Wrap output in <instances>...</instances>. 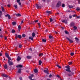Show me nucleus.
I'll list each match as a JSON object with an SVG mask.
<instances>
[{"mask_svg":"<svg viewBox=\"0 0 80 80\" xmlns=\"http://www.w3.org/2000/svg\"><path fill=\"white\" fill-rule=\"evenodd\" d=\"M70 66H65V68H67L65 69L66 71L67 72H68L69 73L68 74V77H72L73 75H74V72H71V70H70Z\"/></svg>","mask_w":80,"mask_h":80,"instance_id":"f257e3e1","label":"nucleus"},{"mask_svg":"<svg viewBox=\"0 0 80 80\" xmlns=\"http://www.w3.org/2000/svg\"><path fill=\"white\" fill-rule=\"evenodd\" d=\"M62 5V3H61V2L60 1H59L57 4L56 5V7L57 8H58V7H59L60 6H61V5Z\"/></svg>","mask_w":80,"mask_h":80,"instance_id":"f03ea898","label":"nucleus"},{"mask_svg":"<svg viewBox=\"0 0 80 80\" xmlns=\"http://www.w3.org/2000/svg\"><path fill=\"white\" fill-rule=\"evenodd\" d=\"M66 39L70 42V43H73V41L70 39V38L68 37H67Z\"/></svg>","mask_w":80,"mask_h":80,"instance_id":"7ed1b4c3","label":"nucleus"},{"mask_svg":"<svg viewBox=\"0 0 80 80\" xmlns=\"http://www.w3.org/2000/svg\"><path fill=\"white\" fill-rule=\"evenodd\" d=\"M8 63L9 65H13V62L12 61V60L11 61H8Z\"/></svg>","mask_w":80,"mask_h":80,"instance_id":"20e7f679","label":"nucleus"},{"mask_svg":"<svg viewBox=\"0 0 80 80\" xmlns=\"http://www.w3.org/2000/svg\"><path fill=\"white\" fill-rule=\"evenodd\" d=\"M61 21L62 22H63V23H65V24H67V23H68L67 22V19L62 20Z\"/></svg>","mask_w":80,"mask_h":80,"instance_id":"39448f33","label":"nucleus"},{"mask_svg":"<svg viewBox=\"0 0 80 80\" xmlns=\"http://www.w3.org/2000/svg\"><path fill=\"white\" fill-rule=\"evenodd\" d=\"M5 16L6 17H8V19H10V18H11V17H10V15L8 14L5 15Z\"/></svg>","mask_w":80,"mask_h":80,"instance_id":"423d86ee","label":"nucleus"},{"mask_svg":"<svg viewBox=\"0 0 80 80\" xmlns=\"http://www.w3.org/2000/svg\"><path fill=\"white\" fill-rule=\"evenodd\" d=\"M2 77H5L6 78H7V77H8V75L7 74H2Z\"/></svg>","mask_w":80,"mask_h":80,"instance_id":"0eeeda50","label":"nucleus"},{"mask_svg":"<svg viewBox=\"0 0 80 80\" xmlns=\"http://www.w3.org/2000/svg\"><path fill=\"white\" fill-rule=\"evenodd\" d=\"M16 67L18 68V67L19 68H22L23 67V65H21V64L18 65V66H16Z\"/></svg>","mask_w":80,"mask_h":80,"instance_id":"6e6552de","label":"nucleus"},{"mask_svg":"<svg viewBox=\"0 0 80 80\" xmlns=\"http://www.w3.org/2000/svg\"><path fill=\"white\" fill-rule=\"evenodd\" d=\"M70 25L71 27H73L75 25V23L73 22H71Z\"/></svg>","mask_w":80,"mask_h":80,"instance_id":"1a4fd4ad","label":"nucleus"},{"mask_svg":"<svg viewBox=\"0 0 80 80\" xmlns=\"http://www.w3.org/2000/svg\"><path fill=\"white\" fill-rule=\"evenodd\" d=\"M46 15H48L49 14H51V11H46Z\"/></svg>","mask_w":80,"mask_h":80,"instance_id":"9d476101","label":"nucleus"},{"mask_svg":"<svg viewBox=\"0 0 80 80\" xmlns=\"http://www.w3.org/2000/svg\"><path fill=\"white\" fill-rule=\"evenodd\" d=\"M36 7L38 9V8H41V7L39 6L38 4H36Z\"/></svg>","mask_w":80,"mask_h":80,"instance_id":"9b49d317","label":"nucleus"},{"mask_svg":"<svg viewBox=\"0 0 80 80\" xmlns=\"http://www.w3.org/2000/svg\"><path fill=\"white\" fill-rule=\"evenodd\" d=\"M17 61H18V62H19V61H20V60H21V58L20 56H18L17 58Z\"/></svg>","mask_w":80,"mask_h":80,"instance_id":"f8f14e48","label":"nucleus"},{"mask_svg":"<svg viewBox=\"0 0 80 80\" xmlns=\"http://www.w3.org/2000/svg\"><path fill=\"white\" fill-rule=\"evenodd\" d=\"M29 40H32V41L33 40V38L32 37H29Z\"/></svg>","mask_w":80,"mask_h":80,"instance_id":"ddd939ff","label":"nucleus"},{"mask_svg":"<svg viewBox=\"0 0 80 80\" xmlns=\"http://www.w3.org/2000/svg\"><path fill=\"white\" fill-rule=\"evenodd\" d=\"M5 57H7V58H8L9 56V55H8V53H5Z\"/></svg>","mask_w":80,"mask_h":80,"instance_id":"4468645a","label":"nucleus"},{"mask_svg":"<svg viewBox=\"0 0 80 80\" xmlns=\"http://www.w3.org/2000/svg\"><path fill=\"white\" fill-rule=\"evenodd\" d=\"M16 17H21V14L20 13L16 14Z\"/></svg>","mask_w":80,"mask_h":80,"instance_id":"2eb2a0df","label":"nucleus"},{"mask_svg":"<svg viewBox=\"0 0 80 80\" xmlns=\"http://www.w3.org/2000/svg\"><path fill=\"white\" fill-rule=\"evenodd\" d=\"M18 31L20 32V30L21 29V26H20V25H18Z\"/></svg>","mask_w":80,"mask_h":80,"instance_id":"dca6fc26","label":"nucleus"},{"mask_svg":"<svg viewBox=\"0 0 80 80\" xmlns=\"http://www.w3.org/2000/svg\"><path fill=\"white\" fill-rule=\"evenodd\" d=\"M64 33L66 34V35H68L69 34V32L67 31L66 30L64 32Z\"/></svg>","mask_w":80,"mask_h":80,"instance_id":"f3484780","label":"nucleus"},{"mask_svg":"<svg viewBox=\"0 0 80 80\" xmlns=\"http://www.w3.org/2000/svg\"><path fill=\"white\" fill-rule=\"evenodd\" d=\"M32 36L33 38H34V37H35V33H34V32H33L32 33Z\"/></svg>","mask_w":80,"mask_h":80,"instance_id":"a211bd4d","label":"nucleus"},{"mask_svg":"<svg viewBox=\"0 0 80 80\" xmlns=\"http://www.w3.org/2000/svg\"><path fill=\"white\" fill-rule=\"evenodd\" d=\"M15 38H16V39H17V38H18V35H17V34H16L15 35Z\"/></svg>","mask_w":80,"mask_h":80,"instance_id":"6ab92c4d","label":"nucleus"},{"mask_svg":"<svg viewBox=\"0 0 80 80\" xmlns=\"http://www.w3.org/2000/svg\"><path fill=\"white\" fill-rule=\"evenodd\" d=\"M21 72H22V71L21 70V69H18V73H21Z\"/></svg>","mask_w":80,"mask_h":80,"instance_id":"aec40b11","label":"nucleus"},{"mask_svg":"<svg viewBox=\"0 0 80 80\" xmlns=\"http://www.w3.org/2000/svg\"><path fill=\"white\" fill-rule=\"evenodd\" d=\"M34 71L35 73H37L38 72V70H37V69H34Z\"/></svg>","mask_w":80,"mask_h":80,"instance_id":"412c9836","label":"nucleus"},{"mask_svg":"<svg viewBox=\"0 0 80 80\" xmlns=\"http://www.w3.org/2000/svg\"><path fill=\"white\" fill-rule=\"evenodd\" d=\"M44 73H47V74H49V73L48 72V71L47 70H44Z\"/></svg>","mask_w":80,"mask_h":80,"instance_id":"4be33fe9","label":"nucleus"},{"mask_svg":"<svg viewBox=\"0 0 80 80\" xmlns=\"http://www.w3.org/2000/svg\"><path fill=\"white\" fill-rule=\"evenodd\" d=\"M4 68H5V69H7V65L5 64L4 66Z\"/></svg>","mask_w":80,"mask_h":80,"instance_id":"5701e85b","label":"nucleus"},{"mask_svg":"<svg viewBox=\"0 0 80 80\" xmlns=\"http://www.w3.org/2000/svg\"><path fill=\"white\" fill-rule=\"evenodd\" d=\"M1 8L2 9V11L3 12H5V10H4V8L3 7V6L1 7Z\"/></svg>","mask_w":80,"mask_h":80,"instance_id":"b1692460","label":"nucleus"},{"mask_svg":"<svg viewBox=\"0 0 80 80\" xmlns=\"http://www.w3.org/2000/svg\"><path fill=\"white\" fill-rule=\"evenodd\" d=\"M68 7L69 8H73V6L71 5H69L68 6Z\"/></svg>","mask_w":80,"mask_h":80,"instance_id":"393cba45","label":"nucleus"},{"mask_svg":"<svg viewBox=\"0 0 80 80\" xmlns=\"http://www.w3.org/2000/svg\"><path fill=\"white\" fill-rule=\"evenodd\" d=\"M8 62L9 61H10L11 60H12V58H10V56L8 57Z\"/></svg>","mask_w":80,"mask_h":80,"instance_id":"a878e982","label":"nucleus"},{"mask_svg":"<svg viewBox=\"0 0 80 80\" xmlns=\"http://www.w3.org/2000/svg\"><path fill=\"white\" fill-rule=\"evenodd\" d=\"M12 24L13 25H16V22H12Z\"/></svg>","mask_w":80,"mask_h":80,"instance_id":"bb28decb","label":"nucleus"},{"mask_svg":"<svg viewBox=\"0 0 80 80\" xmlns=\"http://www.w3.org/2000/svg\"><path fill=\"white\" fill-rule=\"evenodd\" d=\"M18 37L19 38H20V39L22 38V36H21V35H18Z\"/></svg>","mask_w":80,"mask_h":80,"instance_id":"cd10ccee","label":"nucleus"},{"mask_svg":"<svg viewBox=\"0 0 80 80\" xmlns=\"http://www.w3.org/2000/svg\"><path fill=\"white\" fill-rule=\"evenodd\" d=\"M13 7H15L16 8H17L18 7L17 5V4H15L14 5Z\"/></svg>","mask_w":80,"mask_h":80,"instance_id":"c85d7f7f","label":"nucleus"},{"mask_svg":"<svg viewBox=\"0 0 80 80\" xmlns=\"http://www.w3.org/2000/svg\"><path fill=\"white\" fill-rule=\"evenodd\" d=\"M42 41L43 42H47V40L46 39H42Z\"/></svg>","mask_w":80,"mask_h":80,"instance_id":"c756f323","label":"nucleus"},{"mask_svg":"<svg viewBox=\"0 0 80 80\" xmlns=\"http://www.w3.org/2000/svg\"><path fill=\"white\" fill-rule=\"evenodd\" d=\"M43 54L42 53H40L39 54V57H40L41 56H43Z\"/></svg>","mask_w":80,"mask_h":80,"instance_id":"7c9ffc66","label":"nucleus"},{"mask_svg":"<svg viewBox=\"0 0 80 80\" xmlns=\"http://www.w3.org/2000/svg\"><path fill=\"white\" fill-rule=\"evenodd\" d=\"M2 15V11H0V17H1Z\"/></svg>","mask_w":80,"mask_h":80,"instance_id":"2f4dec72","label":"nucleus"},{"mask_svg":"<svg viewBox=\"0 0 80 80\" xmlns=\"http://www.w3.org/2000/svg\"><path fill=\"white\" fill-rule=\"evenodd\" d=\"M42 63V61H41V60H40L39 62V65H41Z\"/></svg>","mask_w":80,"mask_h":80,"instance_id":"473e14b6","label":"nucleus"},{"mask_svg":"<svg viewBox=\"0 0 80 80\" xmlns=\"http://www.w3.org/2000/svg\"><path fill=\"white\" fill-rule=\"evenodd\" d=\"M27 58H28V59H30V58H31V56H27Z\"/></svg>","mask_w":80,"mask_h":80,"instance_id":"72a5a7b5","label":"nucleus"},{"mask_svg":"<svg viewBox=\"0 0 80 80\" xmlns=\"http://www.w3.org/2000/svg\"><path fill=\"white\" fill-rule=\"evenodd\" d=\"M76 10H77V11H80V8H78V7H77L76 8Z\"/></svg>","mask_w":80,"mask_h":80,"instance_id":"f704fd0d","label":"nucleus"},{"mask_svg":"<svg viewBox=\"0 0 80 80\" xmlns=\"http://www.w3.org/2000/svg\"><path fill=\"white\" fill-rule=\"evenodd\" d=\"M12 33H15V30L14 29H12Z\"/></svg>","mask_w":80,"mask_h":80,"instance_id":"c9c22d12","label":"nucleus"},{"mask_svg":"<svg viewBox=\"0 0 80 80\" xmlns=\"http://www.w3.org/2000/svg\"><path fill=\"white\" fill-rule=\"evenodd\" d=\"M73 28H74V29L75 30H77V27H76V26H74Z\"/></svg>","mask_w":80,"mask_h":80,"instance_id":"e433bc0d","label":"nucleus"},{"mask_svg":"<svg viewBox=\"0 0 80 80\" xmlns=\"http://www.w3.org/2000/svg\"><path fill=\"white\" fill-rule=\"evenodd\" d=\"M26 36V35H25V34H23L22 35V37H25Z\"/></svg>","mask_w":80,"mask_h":80,"instance_id":"4c0bfd02","label":"nucleus"},{"mask_svg":"<svg viewBox=\"0 0 80 80\" xmlns=\"http://www.w3.org/2000/svg\"><path fill=\"white\" fill-rule=\"evenodd\" d=\"M70 54L71 56H73V55H74V53L73 52H71Z\"/></svg>","mask_w":80,"mask_h":80,"instance_id":"58836bf2","label":"nucleus"},{"mask_svg":"<svg viewBox=\"0 0 80 80\" xmlns=\"http://www.w3.org/2000/svg\"><path fill=\"white\" fill-rule=\"evenodd\" d=\"M57 67H58V68H61V67H60V65H58V64H57Z\"/></svg>","mask_w":80,"mask_h":80,"instance_id":"ea45409f","label":"nucleus"},{"mask_svg":"<svg viewBox=\"0 0 80 80\" xmlns=\"http://www.w3.org/2000/svg\"><path fill=\"white\" fill-rule=\"evenodd\" d=\"M49 38H50V39H51V38H53V37H52V36L51 35H49Z\"/></svg>","mask_w":80,"mask_h":80,"instance_id":"a19ab883","label":"nucleus"},{"mask_svg":"<svg viewBox=\"0 0 80 80\" xmlns=\"http://www.w3.org/2000/svg\"><path fill=\"white\" fill-rule=\"evenodd\" d=\"M50 22H53V19H52V18H50Z\"/></svg>","mask_w":80,"mask_h":80,"instance_id":"79ce46f5","label":"nucleus"},{"mask_svg":"<svg viewBox=\"0 0 80 80\" xmlns=\"http://www.w3.org/2000/svg\"><path fill=\"white\" fill-rule=\"evenodd\" d=\"M22 47V44H19V48H21Z\"/></svg>","mask_w":80,"mask_h":80,"instance_id":"37998d69","label":"nucleus"},{"mask_svg":"<svg viewBox=\"0 0 80 80\" xmlns=\"http://www.w3.org/2000/svg\"><path fill=\"white\" fill-rule=\"evenodd\" d=\"M29 79H30L31 80L32 79V77L31 76H29Z\"/></svg>","mask_w":80,"mask_h":80,"instance_id":"c03bdc74","label":"nucleus"},{"mask_svg":"<svg viewBox=\"0 0 80 80\" xmlns=\"http://www.w3.org/2000/svg\"><path fill=\"white\" fill-rule=\"evenodd\" d=\"M38 24L39 27V28H40V23H38Z\"/></svg>","mask_w":80,"mask_h":80,"instance_id":"a18cd8bd","label":"nucleus"},{"mask_svg":"<svg viewBox=\"0 0 80 80\" xmlns=\"http://www.w3.org/2000/svg\"><path fill=\"white\" fill-rule=\"evenodd\" d=\"M75 40H77V41H79V40L78 39V38H75Z\"/></svg>","mask_w":80,"mask_h":80,"instance_id":"49530a36","label":"nucleus"},{"mask_svg":"<svg viewBox=\"0 0 80 80\" xmlns=\"http://www.w3.org/2000/svg\"><path fill=\"white\" fill-rule=\"evenodd\" d=\"M38 22V20H36L34 21V22L35 23H37Z\"/></svg>","mask_w":80,"mask_h":80,"instance_id":"de8ad7c7","label":"nucleus"},{"mask_svg":"<svg viewBox=\"0 0 80 80\" xmlns=\"http://www.w3.org/2000/svg\"><path fill=\"white\" fill-rule=\"evenodd\" d=\"M72 62H69V65H71L72 64Z\"/></svg>","mask_w":80,"mask_h":80,"instance_id":"09e8293b","label":"nucleus"},{"mask_svg":"<svg viewBox=\"0 0 80 80\" xmlns=\"http://www.w3.org/2000/svg\"><path fill=\"white\" fill-rule=\"evenodd\" d=\"M62 6V7H65V4H63Z\"/></svg>","mask_w":80,"mask_h":80,"instance_id":"8fccbe9b","label":"nucleus"},{"mask_svg":"<svg viewBox=\"0 0 80 80\" xmlns=\"http://www.w3.org/2000/svg\"><path fill=\"white\" fill-rule=\"evenodd\" d=\"M52 74H50L49 76V78H51V77H52Z\"/></svg>","mask_w":80,"mask_h":80,"instance_id":"3c124183","label":"nucleus"},{"mask_svg":"<svg viewBox=\"0 0 80 80\" xmlns=\"http://www.w3.org/2000/svg\"><path fill=\"white\" fill-rule=\"evenodd\" d=\"M20 1V0H17V2L18 3H19Z\"/></svg>","mask_w":80,"mask_h":80,"instance_id":"603ef678","label":"nucleus"},{"mask_svg":"<svg viewBox=\"0 0 80 80\" xmlns=\"http://www.w3.org/2000/svg\"><path fill=\"white\" fill-rule=\"evenodd\" d=\"M77 18H80V16H77Z\"/></svg>","mask_w":80,"mask_h":80,"instance_id":"864d4df0","label":"nucleus"},{"mask_svg":"<svg viewBox=\"0 0 80 80\" xmlns=\"http://www.w3.org/2000/svg\"><path fill=\"white\" fill-rule=\"evenodd\" d=\"M78 4H80V0H78Z\"/></svg>","mask_w":80,"mask_h":80,"instance_id":"5fc2aeb1","label":"nucleus"},{"mask_svg":"<svg viewBox=\"0 0 80 80\" xmlns=\"http://www.w3.org/2000/svg\"><path fill=\"white\" fill-rule=\"evenodd\" d=\"M29 50H30V52H32V48H30L29 49Z\"/></svg>","mask_w":80,"mask_h":80,"instance_id":"6e6d98bb","label":"nucleus"},{"mask_svg":"<svg viewBox=\"0 0 80 80\" xmlns=\"http://www.w3.org/2000/svg\"><path fill=\"white\" fill-rule=\"evenodd\" d=\"M76 15H75V14H74V15H72V17H76Z\"/></svg>","mask_w":80,"mask_h":80,"instance_id":"4d7b16f0","label":"nucleus"},{"mask_svg":"<svg viewBox=\"0 0 80 80\" xmlns=\"http://www.w3.org/2000/svg\"><path fill=\"white\" fill-rule=\"evenodd\" d=\"M18 3H19L18 4L20 6L22 5V3L21 2H18Z\"/></svg>","mask_w":80,"mask_h":80,"instance_id":"13d9d810","label":"nucleus"},{"mask_svg":"<svg viewBox=\"0 0 80 80\" xmlns=\"http://www.w3.org/2000/svg\"><path fill=\"white\" fill-rule=\"evenodd\" d=\"M23 23V21L22 20L21 22V24H22V23Z\"/></svg>","mask_w":80,"mask_h":80,"instance_id":"bf43d9fd","label":"nucleus"},{"mask_svg":"<svg viewBox=\"0 0 80 80\" xmlns=\"http://www.w3.org/2000/svg\"><path fill=\"white\" fill-rule=\"evenodd\" d=\"M7 6H8V7H10V4L8 5H7Z\"/></svg>","mask_w":80,"mask_h":80,"instance_id":"052dcab7","label":"nucleus"},{"mask_svg":"<svg viewBox=\"0 0 80 80\" xmlns=\"http://www.w3.org/2000/svg\"><path fill=\"white\" fill-rule=\"evenodd\" d=\"M19 79H20V80H22V78L20 77V78H19Z\"/></svg>","mask_w":80,"mask_h":80,"instance_id":"680f3d73","label":"nucleus"},{"mask_svg":"<svg viewBox=\"0 0 80 80\" xmlns=\"http://www.w3.org/2000/svg\"><path fill=\"white\" fill-rule=\"evenodd\" d=\"M72 16L71 15L69 16V18H72Z\"/></svg>","mask_w":80,"mask_h":80,"instance_id":"e2e57ef3","label":"nucleus"},{"mask_svg":"<svg viewBox=\"0 0 80 80\" xmlns=\"http://www.w3.org/2000/svg\"><path fill=\"white\" fill-rule=\"evenodd\" d=\"M31 76L32 78L33 77V74H31Z\"/></svg>","mask_w":80,"mask_h":80,"instance_id":"0e129e2a","label":"nucleus"},{"mask_svg":"<svg viewBox=\"0 0 80 80\" xmlns=\"http://www.w3.org/2000/svg\"><path fill=\"white\" fill-rule=\"evenodd\" d=\"M0 37L1 38H2V37H3V35H0Z\"/></svg>","mask_w":80,"mask_h":80,"instance_id":"69168bd1","label":"nucleus"},{"mask_svg":"<svg viewBox=\"0 0 80 80\" xmlns=\"http://www.w3.org/2000/svg\"><path fill=\"white\" fill-rule=\"evenodd\" d=\"M61 28H62V30H64V28L63 27H62Z\"/></svg>","mask_w":80,"mask_h":80,"instance_id":"338daca9","label":"nucleus"},{"mask_svg":"<svg viewBox=\"0 0 80 80\" xmlns=\"http://www.w3.org/2000/svg\"><path fill=\"white\" fill-rule=\"evenodd\" d=\"M32 24H34V22H32V23H31Z\"/></svg>","mask_w":80,"mask_h":80,"instance_id":"774afa93","label":"nucleus"}]
</instances>
